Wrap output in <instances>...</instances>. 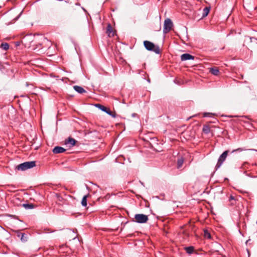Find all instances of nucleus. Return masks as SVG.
<instances>
[{
	"label": "nucleus",
	"mask_w": 257,
	"mask_h": 257,
	"mask_svg": "<svg viewBox=\"0 0 257 257\" xmlns=\"http://www.w3.org/2000/svg\"><path fill=\"white\" fill-rule=\"evenodd\" d=\"M144 45L145 48L150 51H153L157 54H160L161 50L159 46L155 45L153 43L149 41H144Z\"/></svg>",
	"instance_id": "f257e3e1"
},
{
	"label": "nucleus",
	"mask_w": 257,
	"mask_h": 257,
	"mask_svg": "<svg viewBox=\"0 0 257 257\" xmlns=\"http://www.w3.org/2000/svg\"><path fill=\"white\" fill-rule=\"evenodd\" d=\"M35 166V161L25 162L17 166L16 168L19 171H24Z\"/></svg>",
	"instance_id": "f03ea898"
},
{
	"label": "nucleus",
	"mask_w": 257,
	"mask_h": 257,
	"mask_svg": "<svg viewBox=\"0 0 257 257\" xmlns=\"http://www.w3.org/2000/svg\"><path fill=\"white\" fill-rule=\"evenodd\" d=\"M228 152L229 151H225L219 156L217 163L215 166L216 170L218 169L222 165L223 162L225 160Z\"/></svg>",
	"instance_id": "7ed1b4c3"
},
{
	"label": "nucleus",
	"mask_w": 257,
	"mask_h": 257,
	"mask_svg": "<svg viewBox=\"0 0 257 257\" xmlns=\"http://www.w3.org/2000/svg\"><path fill=\"white\" fill-rule=\"evenodd\" d=\"M136 221L139 223H144L148 220V217L147 215L143 214H137L135 216Z\"/></svg>",
	"instance_id": "20e7f679"
},
{
	"label": "nucleus",
	"mask_w": 257,
	"mask_h": 257,
	"mask_svg": "<svg viewBox=\"0 0 257 257\" xmlns=\"http://www.w3.org/2000/svg\"><path fill=\"white\" fill-rule=\"evenodd\" d=\"M96 107L99 108L102 111L105 112L107 114H109V115L112 116L113 117H116V114L115 112H112L109 108H107L106 107L104 106V105H102L100 104H95Z\"/></svg>",
	"instance_id": "39448f33"
},
{
	"label": "nucleus",
	"mask_w": 257,
	"mask_h": 257,
	"mask_svg": "<svg viewBox=\"0 0 257 257\" xmlns=\"http://www.w3.org/2000/svg\"><path fill=\"white\" fill-rule=\"evenodd\" d=\"M172 26L173 23L170 19H167L165 20L164 24L163 33L165 34L168 33L171 30Z\"/></svg>",
	"instance_id": "423d86ee"
},
{
	"label": "nucleus",
	"mask_w": 257,
	"mask_h": 257,
	"mask_svg": "<svg viewBox=\"0 0 257 257\" xmlns=\"http://www.w3.org/2000/svg\"><path fill=\"white\" fill-rule=\"evenodd\" d=\"M16 233L17 236L20 238L22 241L26 242L27 241L28 237L25 233L21 232L19 231H17Z\"/></svg>",
	"instance_id": "0eeeda50"
},
{
	"label": "nucleus",
	"mask_w": 257,
	"mask_h": 257,
	"mask_svg": "<svg viewBox=\"0 0 257 257\" xmlns=\"http://www.w3.org/2000/svg\"><path fill=\"white\" fill-rule=\"evenodd\" d=\"M194 56L185 53L183 54L181 56V61H186L188 60H194Z\"/></svg>",
	"instance_id": "6e6552de"
},
{
	"label": "nucleus",
	"mask_w": 257,
	"mask_h": 257,
	"mask_svg": "<svg viewBox=\"0 0 257 257\" xmlns=\"http://www.w3.org/2000/svg\"><path fill=\"white\" fill-rule=\"evenodd\" d=\"M106 33L109 37H113L114 35V32L110 24H108L107 26Z\"/></svg>",
	"instance_id": "1a4fd4ad"
},
{
	"label": "nucleus",
	"mask_w": 257,
	"mask_h": 257,
	"mask_svg": "<svg viewBox=\"0 0 257 257\" xmlns=\"http://www.w3.org/2000/svg\"><path fill=\"white\" fill-rule=\"evenodd\" d=\"M66 151V149L63 147L57 146L53 149V152L54 154L62 153Z\"/></svg>",
	"instance_id": "9d476101"
},
{
	"label": "nucleus",
	"mask_w": 257,
	"mask_h": 257,
	"mask_svg": "<svg viewBox=\"0 0 257 257\" xmlns=\"http://www.w3.org/2000/svg\"><path fill=\"white\" fill-rule=\"evenodd\" d=\"M74 89L80 94L86 92V90L80 86L75 85L73 86Z\"/></svg>",
	"instance_id": "9b49d317"
},
{
	"label": "nucleus",
	"mask_w": 257,
	"mask_h": 257,
	"mask_svg": "<svg viewBox=\"0 0 257 257\" xmlns=\"http://www.w3.org/2000/svg\"><path fill=\"white\" fill-rule=\"evenodd\" d=\"M209 72L213 75L218 76L219 74V70L216 67L210 68Z\"/></svg>",
	"instance_id": "f8f14e48"
},
{
	"label": "nucleus",
	"mask_w": 257,
	"mask_h": 257,
	"mask_svg": "<svg viewBox=\"0 0 257 257\" xmlns=\"http://www.w3.org/2000/svg\"><path fill=\"white\" fill-rule=\"evenodd\" d=\"M76 140L72 138H69L67 140L65 141L66 144H70L71 146H74L76 144Z\"/></svg>",
	"instance_id": "ddd939ff"
},
{
	"label": "nucleus",
	"mask_w": 257,
	"mask_h": 257,
	"mask_svg": "<svg viewBox=\"0 0 257 257\" xmlns=\"http://www.w3.org/2000/svg\"><path fill=\"white\" fill-rule=\"evenodd\" d=\"M210 7H205L204 8L203 10V13H202V17L203 18H204V17H206L209 11H210Z\"/></svg>",
	"instance_id": "4468645a"
},
{
	"label": "nucleus",
	"mask_w": 257,
	"mask_h": 257,
	"mask_svg": "<svg viewBox=\"0 0 257 257\" xmlns=\"http://www.w3.org/2000/svg\"><path fill=\"white\" fill-rule=\"evenodd\" d=\"M203 132L205 134H208L210 132V128L208 125H204L202 129Z\"/></svg>",
	"instance_id": "2eb2a0df"
},
{
	"label": "nucleus",
	"mask_w": 257,
	"mask_h": 257,
	"mask_svg": "<svg viewBox=\"0 0 257 257\" xmlns=\"http://www.w3.org/2000/svg\"><path fill=\"white\" fill-rule=\"evenodd\" d=\"M184 158L183 157H180L177 160V168H181L183 163H184Z\"/></svg>",
	"instance_id": "dca6fc26"
},
{
	"label": "nucleus",
	"mask_w": 257,
	"mask_h": 257,
	"mask_svg": "<svg viewBox=\"0 0 257 257\" xmlns=\"http://www.w3.org/2000/svg\"><path fill=\"white\" fill-rule=\"evenodd\" d=\"M9 44L7 43H3L0 46V48L2 49L7 51L9 49Z\"/></svg>",
	"instance_id": "f3484780"
},
{
	"label": "nucleus",
	"mask_w": 257,
	"mask_h": 257,
	"mask_svg": "<svg viewBox=\"0 0 257 257\" xmlns=\"http://www.w3.org/2000/svg\"><path fill=\"white\" fill-rule=\"evenodd\" d=\"M22 206L27 209H33L34 207V205L32 203L23 204Z\"/></svg>",
	"instance_id": "a211bd4d"
},
{
	"label": "nucleus",
	"mask_w": 257,
	"mask_h": 257,
	"mask_svg": "<svg viewBox=\"0 0 257 257\" xmlns=\"http://www.w3.org/2000/svg\"><path fill=\"white\" fill-rule=\"evenodd\" d=\"M186 251L188 254H191L194 251V247L193 246H188L185 248Z\"/></svg>",
	"instance_id": "6ab92c4d"
},
{
	"label": "nucleus",
	"mask_w": 257,
	"mask_h": 257,
	"mask_svg": "<svg viewBox=\"0 0 257 257\" xmlns=\"http://www.w3.org/2000/svg\"><path fill=\"white\" fill-rule=\"evenodd\" d=\"M203 232H204V236L205 238H208V239L211 238L210 233L207 229H204Z\"/></svg>",
	"instance_id": "aec40b11"
},
{
	"label": "nucleus",
	"mask_w": 257,
	"mask_h": 257,
	"mask_svg": "<svg viewBox=\"0 0 257 257\" xmlns=\"http://www.w3.org/2000/svg\"><path fill=\"white\" fill-rule=\"evenodd\" d=\"M87 195H85L83 196L82 201H81V204L83 206H86L87 205Z\"/></svg>",
	"instance_id": "412c9836"
},
{
	"label": "nucleus",
	"mask_w": 257,
	"mask_h": 257,
	"mask_svg": "<svg viewBox=\"0 0 257 257\" xmlns=\"http://www.w3.org/2000/svg\"><path fill=\"white\" fill-rule=\"evenodd\" d=\"M245 150V149H243V148H238L237 149H235V150H233L232 152H231V153H234V152H241Z\"/></svg>",
	"instance_id": "4be33fe9"
},
{
	"label": "nucleus",
	"mask_w": 257,
	"mask_h": 257,
	"mask_svg": "<svg viewBox=\"0 0 257 257\" xmlns=\"http://www.w3.org/2000/svg\"><path fill=\"white\" fill-rule=\"evenodd\" d=\"M235 200V197H234L233 196H232V195H230V196H229V200L230 201H232V200Z\"/></svg>",
	"instance_id": "5701e85b"
},
{
	"label": "nucleus",
	"mask_w": 257,
	"mask_h": 257,
	"mask_svg": "<svg viewBox=\"0 0 257 257\" xmlns=\"http://www.w3.org/2000/svg\"><path fill=\"white\" fill-rule=\"evenodd\" d=\"M210 115V113H207V112H205L203 114V116L204 117H206V116H209Z\"/></svg>",
	"instance_id": "b1692460"
},
{
	"label": "nucleus",
	"mask_w": 257,
	"mask_h": 257,
	"mask_svg": "<svg viewBox=\"0 0 257 257\" xmlns=\"http://www.w3.org/2000/svg\"><path fill=\"white\" fill-rule=\"evenodd\" d=\"M246 164H247V163L245 162V163H244L243 164V165H242V168H244V169L245 168V165Z\"/></svg>",
	"instance_id": "393cba45"
},
{
	"label": "nucleus",
	"mask_w": 257,
	"mask_h": 257,
	"mask_svg": "<svg viewBox=\"0 0 257 257\" xmlns=\"http://www.w3.org/2000/svg\"><path fill=\"white\" fill-rule=\"evenodd\" d=\"M134 2H135V3H136V4H137V5L142 4L141 3H138V0H134Z\"/></svg>",
	"instance_id": "a878e982"
},
{
	"label": "nucleus",
	"mask_w": 257,
	"mask_h": 257,
	"mask_svg": "<svg viewBox=\"0 0 257 257\" xmlns=\"http://www.w3.org/2000/svg\"><path fill=\"white\" fill-rule=\"evenodd\" d=\"M247 252H248V255L249 256V252L248 249H247Z\"/></svg>",
	"instance_id": "bb28decb"
},
{
	"label": "nucleus",
	"mask_w": 257,
	"mask_h": 257,
	"mask_svg": "<svg viewBox=\"0 0 257 257\" xmlns=\"http://www.w3.org/2000/svg\"><path fill=\"white\" fill-rule=\"evenodd\" d=\"M61 199H62V197L60 198L59 199V200H60H60H61Z\"/></svg>",
	"instance_id": "cd10ccee"
},
{
	"label": "nucleus",
	"mask_w": 257,
	"mask_h": 257,
	"mask_svg": "<svg viewBox=\"0 0 257 257\" xmlns=\"http://www.w3.org/2000/svg\"><path fill=\"white\" fill-rule=\"evenodd\" d=\"M2 66L1 62H0V67Z\"/></svg>",
	"instance_id": "c85d7f7f"
},
{
	"label": "nucleus",
	"mask_w": 257,
	"mask_h": 257,
	"mask_svg": "<svg viewBox=\"0 0 257 257\" xmlns=\"http://www.w3.org/2000/svg\"><path fill=\"white\" fill-rule=\"evenodd\" d=\"M248 241H249V240H246V243H247Z\"/></svg>",
	"instance_id": "c756f323"
},
{
	"label": "nucleus",
	"mask_w": 257,
	"mask_h": 257,
	"mask_svg": "<svg viewBox=\"0 0 257 257\" xmlns=\"http://www.w3.org/2000/svg\"><path fill=\"white\" fill-rule=\"evenodd\" d=\"M256 224H257V220H256Z\"/></svg>",
	"instance_id": "7c9ffc66"
}]
</instances>
